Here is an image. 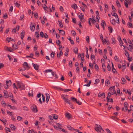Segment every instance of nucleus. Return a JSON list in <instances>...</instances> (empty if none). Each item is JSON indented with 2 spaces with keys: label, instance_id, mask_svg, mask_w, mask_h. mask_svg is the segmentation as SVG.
I'll list each match as a JSON object with an SVG mask.
<instances>
[{
  "label": "nucleus",
  "instance_id": "obj_39",
  "mask_svg": "<svg viewBox=\"0 0 133 133\" xmlns=\"http://www.w3.org/2000/svg\"><path fill=\"white\" fill-rule=\"evenodd\" d=\"M121 79L122 81V82L123 83V84H124L125 83L126 80L123 77H122L121 78Z\"/></svg>",
  "mask_w": 133,
  "mask_h": 133
},
{
  "label": "nucleus",
  "instance_id": "obj_51",
  "mask_svg": "<svg viewBox=\"0 0 133 133\" xmlns=\"http://www.w3.org/2000/svg\"><path fill=\"white\" fill-rule=\"evenodd\" d=\"M7 48L8 49V50L10 51V52H12V49H11V48H8V47H7Z\"/></svg>",
  "mask_w": 133,
  "mask_h": 133
},
{
  "label": "nucleus",
  "instance_id": "obj_15",
  "mask_svg": "<svg viewBox=\"0 0 133 133\" xmlns=\"http://www.w3.org/2000/svg\"><path fill=\"white\" fill-rule=\"evenodd\" d=\"M4 96L5 98H6L8 97V94L7 91L6 90L4 91Z\"/></svg>",
  "mask_w": 133,
  "mask_h": 133
},
{
  "label": "nucleus",
  "instance_id": "obj_4",
  "mask_svg": "<svg viewBox=\"0 0 133 133\" xmlns=\"http://www.w3.org/2000/svg\"><path fill=\"white\" fill-rule=\"evenodd\" d=\"M71 99L73 102H75L76 103H77L79 105H81L82 104V102L80 101L79 100L77 101V100L74 97H72L71 98Z\"/></svg>",
  "mask_w": 133,
  "mask_h": 133
},
{
  "label": "nucleus",
  "instance_id": "obj_59",
  "mask_svg": "<svg viewBox=\"0 0 133 133\" xmlns=\"http://www.w3.org/2000/svg\"><path fill=\"white\" fill-rule=\"evenodd\" d=\"M37 45H35L34 48V50L35 51H36V50H37Z\"/></svg>",
  "mask_w": 133,
  "mask_h": 133
},
{
  "label": "nucleus",
  "instance_id": "obj_18",
  "mask_svg": "<svg viewBox=\"0 0 133 133\" xmlns=\"http://www.w3.org/2000/svg\"><path fill=\"white\" fill-rule=\"evenodd\" d=\"M33 66L34 69L36 70H38V68L39 66V65H37V64H34L33 65Z\"/></svg>",
  "mask_w": 133,
  "mask_h": 133
},
{
  "label": "nucleus",
  "instance_id": "obj_37",
  "mask_svg": "<svg viewBox=\"0 0 133 133\" xmlns=\"http://www.w3.org/2000/svg\"><path fill=\"white\" fill-rule=\"evenodd\" d=\"M104 24H105V25H106V24L105 21L104 20H103L101 24L102 26V27L104 26Z\"/></svg>",
  "mask_w": 133,
  "mask_h": 133
},
{
  "label": "nucleus",
  "instance_id": "obj_2",
  "mask_svg": "<svg viewBox=\"0 0 133 133\" xmlns=\"http://www.w3.org/2000/svg\"><path fill=\"white\" fill-rule=\"evenodd\" d=\"M95 129L97 132H101V130H103V129L101 125L97 124H96Z\"/></svg>",
  "mask_w": 133,
  "mask_h": 133
},
{
  "label": "nucleus",
  "instance_id": "obj_52",
  "mask_svg": "<svg viewBox=\"0 0 133 133\" xmlns=\"http://www.w3.org/2000/svg\"><path fill=\"white\" fill-rule=\"evenodd\" d=\"M8 17V15L6 13H5L4 15L3 16V18H7Z\"/></svg>",
  "mask_w": 133,
  "mask_h": 133
},
{
  "label": "nucleus",
  "instance_id": "obj_53",
  "mask_svg": "<svg viewBox=\"0 0 133 133\" xmlns=\"http://www.w3.org/2000/svg\"><path fill=\"white\" fill-rule=\"evenodd\" d=\"M109 83V81L108 79H107L105 81V84L106 85L107 84H108Z\"/></svg>",
  "mask_w": 133,
  "mask_h": 133
},
{
  "label": "nucleus",
  "instance_id": "obj_29",
  "mask_svg": "<svg viewBox=\"0 0 133 133\" xmlns=\"http://www.w3.org/2000/svg\"><path fill=\"white\" fill-rule=\"evenodd\" d=\"M42 7L44 10L45 11L46 10V9L48 8V7L45 4H43L42 5Z\"/></svg>",
  "mask_w": 133,
  "mask_h": 133
},
{
  "label": "nucleus",
  "instance_id": "obj_23",
  "mask_svg": "<svg viewBox=\"0 0 133 133\" xmlns=\"http://www.w3.org/2000/svg\"><path fill=\"white\" fill-rule=\"evenodd\" d=\"M119 42L120 43V45L121 46H122L123 45V42L121 40V38H120V40H119Z\"/></svg>",
  "mask_w": 133,
  "mask_h": 133
},
{
  "label": "nucleus",
  "instance_id": "obj_27",
  "mask_svg": "<svg viewBox=\"0 0 133 133\" xmlns=\"http://www.w3.org/2000/svg\"><path fill=\"white\" fill-rule=\"evenodd\" d=\"M14 3L15 4V5L17 7H19V6L20 5V4H19L17 3V2L16 1H14Z\"/></svg>",
  "mask_w": 133,
  "mask_h": 133
},
{
  "label": "nucleus",
  "instance_id": "obj_3",
  "mask_svg": "<svg viewBox=\"0 0 133 133\" xmlns=\"http://www.w3.org/2000/svg\"><path fill=\"white\" fill-rule=\"evenodd\" d=\"M31 109L32 111L34 112H36L37 111V109L36 106L35 105H33L31 107Z\"/></svg>",
  "mask_w": 133,
  "mask_h": 133
},
{
  "label": "nucleus",
  "instance_id": "obj_33",
  "mask_svg": "<svg viewBox=\"0 0 133 133\" xmlns=\"http://www.w3.org/2000/svg\"><path fill=\"white\" fill-rule=\"evenodd\" d=\"M71 33L72 35L74 36H75L76 35V32L73 30H72L71 31Z\"/></svg>",
  "mask_w": 133,
  "mask_h": 133
},
{
  "label": "nucleus",
  "instance_id": "obj_34",
  "mask_svg": "<svg viewBox=\"0 0 133 133\" xmlns=\"http://www.w3.org/2000/svg\"><path fill=\"white\" fill-rule=\"evenodd\" d=\"M63 99L65 101H65H66L67 100H68V97L67 95H65V97Z\"/></svg>",
  "mask_w": 133,
  "mask_h": 133
},
{
  "label": "nucleus",
  "instance_id": "obj_1",
  "mask_svg": "<svg viewBox=\"0 0 133 133\" xmlns=\"http://www.w3.org/2000/svg\"><path fill=\"white\" fill-rule=\"evenodd\" d=\"M16 83L17 86L19 88L21 89V90H24L25 86L23 83L18 81Z\"/></svg>",
  "mask_w": 133,
  "mask_h": 133
},
{
  "label": "nucleus",
  "instance_id": "obj_26",
  "mask_svg": "<svg viewBox=\"0 0 133 133\" xmlns=\"http://www.w3.org/2000/svg\"><path fill=\"white\" fill-rule=\"evenodd\" d=\"M71 7L74 9H76L77 8V6L76 4H74L71 6Z\"/></svg>",
  "mask_w": 133,
  "mask_h": 133
},
{
  "label": "nucleus",
  "instance_id": "obj_19",
  "mask_svg": "<svg viewBox=\"0 0 133 133\" xmlns=\"http://www.w3.org/2000/svg\"><path fill=\"white\" fill-rule=\"evenodd\" d=\"M95 16H92V18H91V19L92 23H94V22L95 21V22H96V21H95Z\"/></svg>",
  "mask_w": 133,
  "mask_h": 133
},
{
  "label": "nucleus",
  "instance_id": "obj_47",
  "mask_svg": "<svg viewBox=\"0 0 133 133\" xmlns=\"http://www.w3.org/2000/svg\"><path fill=\"white\" fill-rule=\"evenodd\" d=\"M89 38L88 36H86V41H87V42L89 43Z\"/></svg>",
  "mask_w": 133,
  "mask_h": 133
},
{
  "label": "nucleus",
  "instance_id": "obj_21",
  "mask_svg": "<svg viewBox=\"0 0 133 133\" xmlns=\"http://www.w3.org/2000/svg\"><path fill=\"white\" fill-rule=\"evenodd\" d=\"M63 55V52L61 50V51L59 54H57V57L58 58H60L61 55Z\"/></svg>",
  "mask_w": 133,
  "mask_h": 133
},
{
  "label": "nucleus",
  "instance_id": "obj_64",
  "mask_svg": "<svg viewBox=\"0 0 133 133\" xmlns=\"http://www.w3.org/2000/svg\"><path fill=\"white\" fill-rule=\"evenodd\" d=\"M121 132L122 133H128L126 131L124 130H121Z\"/></svg>",
  "mask_w": 133,
  "mask_h": 133
},
{
  "label": "nucleus",
  "instance_id": "obj_7",
  "mask_svg": "<svg viewBox=\"0 0 133 133\" xmlns=\"http://www.w3.org/2000/svg\"><path fill=\"white\" fill-rule=\"evenodd\" d=\"M46 96V101L47 103L49 100L50 98V95L46 93L45 94Z\"/></svg>",
  "mask_w": 133,
  "mask_h": 133
},
{
  "label": "nucleus",
  "instance_id": "obj_38",
  "mask_svg": "<svg viewBox=\"0 0 133 133\" xmlns=\"http://www.w3.org/2000/svg\"><path fill=\"white\" fill-rule=\"evenodd\" d=\"M122 69L123 71L125 69L126 66V65H123L122 66Z\"/></svg>",
  "mask_w": 133,
  "mask_h": 133
},
{
  "label": "nucleus",
  "instance_id": "obj_25",
  "mask_svg": "<svg viewBox=\"0 0 133 133\" xmlns=\"http://www.w3.org/2000/svg\"><path fill=\"white\" fill-rule=\"evenodd\" d=\"M73 51L75 54H77L78 51V48H77L76 47L74 49H73Z\"/></svg>",
  "mask_w": 133,
  "mask_h": 133
},
{
  "label": "nucleus",
  "instance_id": "obj_32",
  "mask_svg": "<svg viewBox=\"0 0 133 133\" xmlns=\"http://www.w3.org/2000/svg\"><path fill=\"white\" fill-rule=\"evenodd\" d=\"M116 3L118 7H121V5L119 3V2L118 0H117L116 1Z\"/></svg>",
  "mask_w": 133,
  "mask_h": 133
},
{
  "label": "nucleus",
  "instance_id": "obj_56",
  "mask_svg": "<svg viewBox=\"0 0 133 133\" xmlns=\"http://www.w3.org/2000/svg\"><path fill=\"white\" fill-rule=\"evenodd\" d=\"M4 66V65L3 63H0V69L3 68Z\"/></svg>",
  "mask_w": 133,
  "mask_h": 133
},
{
  "label": "nucleus",
  "instance_id": "obj_50",
  "mask_svg": "<svg viewBox=\"0 0 133 133\" xmlns=\"http://www.w3.org/2000/svg\"><path fill=\"white\" fill-rule=\"evenodd\" d=\"M128 2H124V5L125 7L127 8H128V4H129V3H127Z\"/></svg>",
  "mask_w": 133,
  "mask_h": 133
},
{
  "label": "nucleus",
  "instance_id": "obj_61",
  "mask_svg": "<svg viewBox=\"0 0 133 133\" xmlns=\"http://www.w3.org/2000/svg\"><path fill=\"white\" fill-rule=\"evenodd\" d=\"M91 18H89L88 21V23L90 25H91V23H90V21L91 20Z\"/></svg>",
  "mask_w": 133,
  "mask_h": 133
},
{
  "label": "nucleus",
  "instance_id": "obj_13",
  "mask_svg": "<svg viewBox=\"0 0 133 133\" xmlns=\"http://www.w3.org/2000/svg\"><path fill=\"white\" fill-rule=\"evenodd\" d=\"M65 116L68 119H69L71 118V114L69 113H66L65 114Z\"/></svg>",
  "mask_w": 133,
  "mask_h": 133
},
{
  "label": "nucleus",
  "instance_id": "obj_6",
  "mask_svg": "<svg viewBox=\"0 0 133 133\" xmlns=\"http://www.w3.org/2000/svg\"><path fill=\"white\" fill-rule=\"evenodd\" d=\"M23 66L24 68L28 70L30 68L28 63L26 62H24V63L23 64Z\"/></svg>",
  "mask_w": 133,
  "mask_h": 133
},
{
  "label": "nucleus",
  "instance_id": "obj_8",
  "mask_svg": "<svg viewBox=\"0 0 133 133\" xmlns=\"http://www.w3.org/2000/svg\"><path fill=\"white\" fill-rule=\"evenodd\" d=\"M6 85H7L8 87L10 86L11 84V81L10 80H8L7 81H6Z\"/></svg>",
  "mask_w": 133,
  "mask_h": 133
},
{
  "label": "nucleus",
  "instance_id": "obj_57",
  "mask_svg": "<svg viewBox=\"0 0 133 133\" xmlns=\"http://www.w3.org/2000/svg\"><path fill=\"white\" fill-rule=\"evenodd\" d=\"M105 130L108 133H112L110 130L108 129H106Z\"/></svg>",
  "mask_w": 133,
  "mask_h": 133
},
{
  "label": "nucleus",
  "instance_id": "obj_63",
  "mask_svg": "<svg viewBox=\"0 0 133 133\" xmlns=\"http://www.w3.org/2000/svg\"><path fill=\"white\" fill-rule=\"evenodd\" d=\"M114 59L116 61L118 62V59L116 56L114 57Z\"/></svg>",
  "mask_w": 133,
  "mask_h": 133
},
{
  "label": "nucleus",
  "instance_id": "obj_16",
  "mask_svg": "<svg viewBox=\"0 0 133 133\" xmlns=\"http://www.w3.org/2000/svg\"><path fill=\"white\" fill-rule=\"evenodd\" d=\"M58 22L59 23V26L60 28H62L63 27V25L62 24V21L58 20Z\"/></svg>",
  "mask_w": 133,
  "mask_h": 133
},
{
  "label": "nucleus",
  "instance_id": "obj_10",
  "mask_svg": "<svg viewBox=\"0 0 133 133\" xmlns=\"http://www.w3.org/2000/svg\"><path fill=\"white\" fill-rule=\"evenodd\" d=\"M24 30H23L21 34V39H23V38H24Z\"/></svg>",
  "mask_w": 133,
  "mask_h": 133
},
{
  "label": "nucleus",
  "instance_id": "obj_30",
  "mask_svg": "<svg viewBox=\"0 0 133 133\" xmlns=\"http://www.w3.org/2000/svg\"><path fill=\"white\" fill-rule=\"evenodd\" d=\"M107 68L108 71H110L111 68L110 65L109 64H108V65L107 67Z\"/></svg>",
  "mask_w": 133,
  "mask_h": 133
},
{
  "label": "nucleus",
  "instance_id": "obj_54",
  "mask_svg": "<svg viewBox=\"0 0 133 133\" xmlns=\"http://www.w3.org/2000/svg\"><path fill=\"white\" fill-rule=\"evenodd\" d=\"M71 89H64V91L65 92H68L70 91H71Z\"/></svg>",
  "mask_w": 133,
  "mask_h": 133
},
{
  "label": "nucleus",
  "instance_id": "obj_12",
  "mask_svg": "<svg viewBox=\"0 0 133 133\" xmlns=\"http://www.w3.org/2000/svg\"><path fill=\"white\" fill-rule=\"evenodd\" d=\"M58 30L59 31V32L61 33L62 35H65V32L64 30H59V29Z\"/></svg>",
  "mask_w": 133,
  "mask_h": 133
},
{
  "label": "nucleus",
  "instance_id": "obj_28",
  "mask_svg": "<svg viewBox=\"0 0 133 133\" xmlns=\"http://www.w3.org/2000/svg\"><path fill=\"white\" fill-rule=\"evenodd\" d=\"M107 102H113V99L112 98H110V99H109V98L108 97V96H107Z\"/></svg>",
  "mask_w": 133,
  "mask_h": 133
},
{
  "label": "nucleus",
  "instance_id": "obj_44",
  "mask_svg": "<svg viewBox=\"0 0 133 133\" xmlns=\"http://www.w3.org/2000/svg\"><path fill=\"white\" fill-rule=\"evenodd\" d=\"M59 10L60 11L62 12H63V9L62 6H60Z\"/></svg>",
  "mask_w": 133,
  "mask_h": 133
},
{
  "label": "nucleus",
  "instance_id": "obj_42",
  "mask_svg": "<svg viewBox=\"0 0 133 133\" xmlns=\"http://www.w3.org/2000/svg\"><path fill=\"white\" fill-rule=\"evenodd\" d=\"M55 54V52H52L51 54V56L53 58L54 57Z\"/></svg>",
  "mask_w": 133,
  "mask_h": 133
},
{
  "label": "nucleus",
  "instance_id": "obj_55",
  "mask_svg": "<svg viewBox=\"0 0 133 133\" xmlns=\"http://www.w3.org/2000/svg\"><path fill=\"white\" fill-rule=\"evenodd\" d=\"M114 87H110L109 88V90H110V91H111L113 90V89H114Z\"/></svg>",
  "mask_w": 133,
  "mask_h": 133
},
{
  "label": "nucleus",
  "instance_id": "obj_58",
  "mask_svg": "<svg viewBox=\"0 0 133 133\" xmlns=\"http://www.w3.org/2000/svg\"><path fill=\"white\" fill-rule=\"evenodd\" d=\"M95 68L96 70H97L98 69V66L96 64L95 66Z\"/></svg>",
  "mask_w": 133,
  "mask_h": 133
},
{
  "label": "nucleus",
  "instance_id": "obj_62",
  "mask_svg": "<svg viewBox=\"0 0 133 133\" xmlns=\"http://www.w3.org/2000/svg\"><path fill=\"white\" fill-rule=\"evenodd\" d=\"M17 119L18 121H20L22 118L20 116H18L17 117Z\"/></svg>",
  "mask_w": 133,
  "mask_h": 133
},
{
  "label": "nucleus",
  "instance_id": "obj_5",
  "mask_svg": "<svg viewBox=\"0 0 133 133\" xmlns=\"http://www.w3.org/2000/svg\"><path fill=\"white\" fill-rule=\"evenodd\" d=\"M35 24L34 23L33 24V23H31V26H30V30H33V31H34V30L35 29Z\"/></svg>",
  "mask_w": 133,
  "mask_h": 133
},
{
  "label": "nucleus",
  "instance_id": "obj_17",
  "mask_svg": "<svg viewBox=\"0 0 133 133\" xmlns=\"http://www.w3.org/2000/svg\"><path fill=\"white\" fill-rule=\"evenodd\" d=\"M108 26V29L110 33H111L113 30V29H112V27L111 26Z\"/></svg>",
  "mask_w": 133,
  "mask_h": 133
},
{
  "label": "nucleus",
  "instance_id": "obj_43",
  "mask_svg": "<svg viewBox=\"0 0 133 133\" xmlns=\"http://www.w3.org/2000/svg\"><path fill=\"white\" fill-rule=\"evenodd\" d=\"M52 70L51 69H48V70H45V72L46 73H47L48 72H52Z\"/></svg>",
  "mask_w": 133,
  "mask_h": 133
},
{
  "label": "nucleus",
  "instance_id": "obj_48",
  "mask_svg": "<svg viewBox=\"0 0 133 133\" xmlns=\"http://www.w3.org/2000/svg\"><path fill=\"white\" fill-rule=\"evenodd\" d=\"M128 23V27H132V24L131 23L129 22Z\"/></svg>",
  "mask_w": 133,
  "mask_h": 133
},
{
  "label": "nucleus",
  "instance_id": "obj_20",
  "mask_svg": "<svg viewBox=\"0 0 133 133\" xmlns=\"http://www.w3.org/2000/svg\"><path fill=\"white\" fill-rule=\"evenodd\" d=\"M99 37H100V39L102 40V41L103 42V44H104V41L103 40V37L102 35V34L100 35Z\"/></svg>",
  "mask_w": 133,
  "mask_h": 133
},
{
  "label": "nucleus",
  "instance_id": "obj_9",
  "mask_svg": "<svg viewBox=\"0 0 133 133\" xmlns=\"http://www.w3.org/2000/svg\"><path fill=\"white\" fill-rule=\"evenodd\" d=\"M105 93L104 92L101 93L99 92L98 95V97H100L102 96H103V98H105Z\"/></svg>",
  "mask_w": 133,
  "mask_h": 133
},
{
  "label": "nucleus",
  "instance_id": "obj_35",
  "mask_svg": "<svg viewBox=\"0 0 133 133\" xmlns=\"http://www.w3.org/2000/svg\"><path fill=\"white\" fill-rule=\"evenodd\" d=\"M52 115L53 119H57L58 118V117L57 115H56V116H55V114H53Z\"/></svg>",
  "mask_w": 133,
  "mask_h": 133
},
{
  "label": "nucleus",
  "instance_id": "obj_49",
  "mask_svg": "<svg viewBox=\"0 0 133 133\" xmlns=\"http://www.w3.org/2000/svg\"><path fill=\"white\" fill-rule=\"evenodd\" d=\"M40 35L41 37H42V38H43L44 37V34L42 32H41L40 34Z\"/></svg>",
  "mask_w": 133,
  "mask_h": 133
},
{
  "label": "nucleus",
  "instance_id": "obj_24",
  "mask_svg": "<svg viewBox=\"0 0 133 133\" xmlns=\"http://www.w3.org/2000/svg\"><path fill=\"white\" fill-rule=\"evenodd\" d=\"M51 73L52 75L53 76H54L55 77L56 79H57V75L55 72L53 71H52Z\"/></svg>",
  "mask_w": 133,
  "mask_h": 133
},
{
  "label": "nucleus",
  "instance_id": "obj_60",
  "mask_svg": "<svg viewBox=\"0 0 133 133\" xmlns=\"http://www.w3.org/2000/svg\"><path fill=\"white\" fill-rule=\"evenodd\" d=\"M30 58H33V57L34 56V54L33 53H31V54H30Z\"/></svg>",
  "mask_w": 133,
  "mask_h": 133
},
{
  "label": "nucleus",
  "instance_id": "obj_46",
  "mask_svg": "<svg viewBox=\"0 0 133 133\" xmlns=\"http://www.w3.org/2000/svg\"><path fill=\"white\" fill-rule=\"evenodd\" d=\"M35 55L37 56H39V52H37V51H35Z\"/></svg>",
  "mask_w": 133,
  "mask_h": 133
},
{
  "label": "nucleus",
  "instance_id": "obj_45",
  "mask_svg": "<svg viewBox=\"0 0 133 133\" xmlns=\"http://www.w3.org/2000/svg\"><path fill=\"white\" fill-rule=\"evenodd\" d=\"M96 19H97V22H99L100 19V17L99 16H96Z\"/></svg>",
  "mask_w": 133,
  "mask_h": 133
},
{
  "label": "nucleus",
  "instance_id": "obj_40",
  "mask_svg": "<svg viewBox=\"0 0 133 133\" xmlns=\"http://www.w3.org/2000/svg\"><path fill=\"white\" fill-rule=\"evenodd\" d=\"M125 55L126 56H129V54L128 52L126 50H125Z\"/></svg>",
  "mask_w": 133,
  "mask_h": 133
},
{
  "label": "nucleus",
  "instance_id": "obj_14",
  "mask_svg": "<svg viewBox=\"0 0 133 133\" xmlns=\"http://www.w3.org/2000/svg\"><path fill=\"white\" fill-rule=\"evenodd\" d=\"M81 18L80 19V20L82 22H84L85 21V20L83 17V15L82 13H81Z\"/></svg>",
  "mask_w": 133,
  "mask_h": 133
},
{
  "label": "nucleus",
  "instance_id": "obj_41",
  "mask_svg": "<svg viewBox=\"0 0 133 133\" xmlns=\"http://www.w3.org/2000/svg\"><path fill=\"white\" fill-rule=\"evenodd\" d=\"M111 14L113 16H115V17H116L117 16H118L116 13H115V12H113V13L112 12Z\"/></svg>",
  "mask_w": 133,
  "mask_h": 133
},
{
  "label": "nucleus",
  "instance_id": "obj_31",
  "mask_svg": "<svg viewBox=\"0 0 133 133\" xmlns=\"http://www.w3.org/2000/svg\"><path fill=\"white\" fill-rule=\"evenodd\" d=\"M12 47L14 49H16L18 48V47L16 44H14V45H13Z\"/></svg>",
  "mask_w": 133,
  "mask_h": 133
},
{
  "label": "nucleus",
  "instance_id": "obj_22",
  "mask_svg": "<svg viewBox=\"0 0 133 133\" xmlns=\"http://www.w3.org/2000/svg\"><path fill=\"white\" fill-rule=\"evenodd\" d=\"M35 35H36V38L37 39H38L39 38V34H38V32H35Z\"/></svg>",
  "mask_w": 133,
  "mask_h": 133
},
{
  "label": "nucleus",
  "instance_id": "obj_36",
  "mask_svg": "<svg viewBox=\"0 0 133 133\" xmlns=\"http://www.w3.org/2000/svg\"><path fill=\"white\" fill-rule=\"evenodd\" d=\"M7 113L8 115H9L11 116L12 115V112H10L8 110H7Z\"/></svg>",
  "mask_w": 133,
  "mask_h": 133
},
{
  "label": "nucleus",
  "instance_id": "obj_11",
  "mask_svg": "<svg viewBox=\"0 0 133 133\" xmlns=\"http://www.w3.org/2000/svg\"><path fill=\"white\" fill-rule=\"evenodd\" d=\"M10 127L12 130H15V126L12 124L10 125Z\"/></svg>",
  "mask_w": 133,
  "mask_h": 133
}]
</instances>
